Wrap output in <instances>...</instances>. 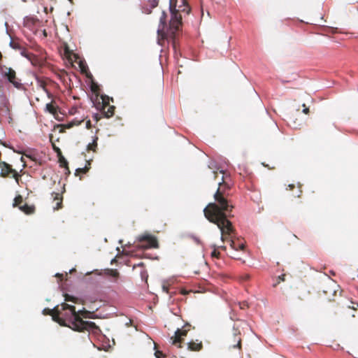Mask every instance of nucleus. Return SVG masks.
Instances as JSON below:
<instances>
[{"mask_svg": "<svg viewBox=\"0 0 358 358\" xmlns=\"http://www.w3.org/2000/svg\"><path fill=\"white\" fill-rule=\"evenodd\" d=\"M222 187L217 188L214 194L215 202L209 203L204 208L203 213L207 220L216 224L220 229L222 239L225 240L231 235L234 227L229 220L231 215L234 206L227 199L226 194H222Z\"/></svg>", "mask_w": 358, "mask_h": 358, "instance_id": "obj_1", "label": "nucleus"}, {"mask_svg": "<svg viewBox=\"0 0 358 358\" xmlns=\"http://www.w3.org/2000/svg\"><path fill=\"white\" fill-rule=\"evenodd\" d=\"M177 0H170L169 9L171 17L169 24L166 23L167 15L162 11L159 18V23L157 29L158 43L162 45V41L164 40L171 39L173 46H175V39L177 32L182 27V16L180 13H185L188 15L190 12V7L187 4V0H182V5L176 9Z\"/></svg>", "mask_w": 358, "mask_h": 358, "instance_id": "obj_2", "label": "nucleus"}, {"mask_svg": "<svg viewBox=\"0 0 358 358\" xmlns=\"http://www.w3.org/2000/svg\"><path fill=\"white\" fill-rule=\"evenodd\" d=\"M59 312L64 322V324H60L61 326L69 327L73 331L79 332L99 329L94 322L83 320L80 316L85 317L87 312L76 311L74 306L63 303L61 304V308H59Z\"/></svg>", "mask_w": 358, "mask_h": 358, "instance_id": "obj_3", "label": "nucleus"}, {"mask_svg": "<svg viewBox=\"0 0 358 358\" xmlns=\"http://www.w3.org/2000/svg\"><path fill=\"white\" fill-rule=\"evenodd\" d=\"M0 73L3 78L7 80L15 88L18 90L23 88V84L21 83V80L17 77L16 72L13 69L0 64Z\"/></svg>", "mask_w": 358, "mask_h": 358, "instance_id": "obj_4", "label": "nucleus"}, {"mask_svg": "<svg viewBox=\"0 0 358 358\" xmlns=\"http://www.w3.org/2000/svg\"><path fill=\"white\" fill-rule=\"evenodd\" d=\"M322 292L327 300L335 301L337 293H341L340 287L335 281L328 279L322 285Z\"/></svg>", "mask_w": 358, "mask_h": 358, "instance_id": "obj_5", "label": "nucleus"}, {"mask_svg": "<svg viewBox=\"0 0 358 358\" xmlns=\"http://www.w3.org/2000/svg\"><path fill=\"white\" fill-rule=\"evenodd\" d=\"M138 247L144 249L158 248L159 243L157 238L152 235L144 234L138 237Z\"/></svg>", "mask_w": 358, "mask_h": 358, "instance_id": "obj_6", "label": "nucleus"}, {"mask_svg": "<svg viewBox=\"0 0 358 358\" xmlns=\"http://www.w3.org/2000/svg\"><path fill=\"white\" fill-rule=\"evenodd\" d=\"M0 176L2 178H8L12 177L13 178L16 182L19 184V180L21 178V176L17 173L15 169H13L9 164L0 161Z\"/></svg>", "mask_w": 358, "mask_h": 358, "instance_id": "obj_7", "label": "nucleus"}, {"mask_svg": "<svg viewBox=\"0 0 358 358\" xmlns=\"http://www.w3.org/2000/svg\"><path fill=\"white\" fill-rule=\"evenodd\" d=\"M241 332L238 326L234 325L231 335L228 338L227 342L229 348L233 349H241Z\"/></svg>", "mask_w": 358, "mask_h": 358, "instance_id": "obj_8", "label": "nucleus"}, {"mask_svg": "<svg viewBox=\"0 0 358 358\" xmlns=\"http://www.w3.org/2000/svg\"><path fill=\"white\" fill-rule=\"evenodd\" d=\"M191 325L188 323L185 324L182 329H178L176 332L174 336L171 338L172 341V344L177 346L178 348H181V343L183 341V337L186 336L187 332L190 329Z\"/></svg>", "mask_w": 358, "mask_h": 358, "instance_id": "obj_9", "label": "nucleus"}, {"mask_svg": "<svg viewBox=\"0 0 358 358\" xmlns=\"http://www.w3.org/2000/svg\"><path fill=\"white\" fill-rule=\"evenodd\" d=\"M102 106L101 111L104 117L109 118L114 115L115 107L109 104V97L107 96H102Z\"/></svg>", "mask_w": 358, "mask_h": 358, "instance_id": "obj_10", "label": "nucleus"}, {"mask_svg": "<svg viewBox=\"0 0 358 358\" xmlns=\"http://www.w3.org/2000/svg\"><path fill=\"white\" fill-rule=\"evenodd\" d=\"M43 313L51 315L52 317V320L59 324H64L63 320L60 317L59 306H57L53 309L45 308L43 310Z\"/></svg>", "mask_w": 358, "mask_h": 358, "instance_id": "obj_11", "label": "nucleus"}, {"mask_svg": "<svg viewBox=\"0 0 358 358\" xmlns=\"http://www.w3.org/2000/svg\"><path fill=\"white\" fill-rule=\"evenodd\" d=\"M234 236H235V229H234V231L231 233V235L228 236L225 240H222V238H221V240L223 242L229 241L230 243V246L231 247V248L235 250H243L245 248V245L243 243H237L235 241H234L232 238Z\"/></svg>", "mask_w": 358, "mask_h": 358, "instance_id": "obj_12", "label": "nucleus"}, {"mask_svg": "<svg viewBox=\"0 0 358 358\" xmlns=\"http://www.w3.org/2000/svg\"><path fill=\"white\" fill-rule=\"evenodd\" d=\"M187 348L191 351H200L203 348V343L201 341H199V340L191 341L187 343Z\"/></svg>", "mask_w": 358, "mask_h": 358, "instance_id": "obj_13", "label": "nucleus"}, {"mask_svg": "<svg viewBox=\"0 0 358 358\" xmlns=\"http://www.w3.org/2000/svg\"><path fill=\"white\" fill-rule=\"evenodd\" d=\"M52 196H54V200L56 201V205L54 207L55 210H59L62 208V200L63 198L59 193H52Z\"/></svg>", "mask_w": 358, "mask_h": 358, "instance_id": "obj_14", "label": "nucleus"}, {"mask_svg": "<svg viewBox=\"0 0 358 358\" xmlns=\"http://www.w3.org/2000/svg\"><path fill=\"white\" fill-rule=\"evenodd\" d=\"M220 173L222 174V178H221V182H219L218 188H221L222 187V192H221L222 194H225V191H226V189H229V186L224 181V173L222 171H220Z\"/></svg>", "mask_w": 358, "mask_h": 358, "instance_id": "obj_15", "label": "nucleus"}, {"mask_svg": "<svg viewBox=\"0 0 358 358\" xmlns=\"http://www.w3.org/2000/svg\"><path fill=\"white\" fill-rule=\"evenodd\" d=\"M20 210L27 215H31L34 213L35 207L34 206H29L28 204L24 203L20 206Z\"/></svg>", "mask_w": 358, "mask_h": 358, "instance_id": "obj_16", "label": "nucleus"}, {"mask_svg": "<svg viewBox=\"0 0 358 358\" xmlns=\"http://www.w3.org/2000/svg\"><path fill=\"white\" fill-rule=\"evenodd\" d=\"M97 141H98V137L94 136L92 143H90L87 145V151L92 150L95 152L96 151L97 146H98Z\"/></svg>", "mask_w": 358, "mask_h": 358, "instance_id": "obj_17", "label": "nucleus"}, {"mask_svg": "<svg viewBox=\"0 0 358 358\" xmlns=\"http://www.w3.org/2000/svg\"><path fill=\"white\" fill-rule=\"evenodd\" d=\"M57 106H55L52 102L46 104V110L52 115L57 114Z\"/></svg>", "mask_w": 358, "mask_h": 358, "instance_id": "obj_18", "label": "nucleus"}, {"mask_svg": "<svg viewBox=\"0 0 358 358\" xmlns=\"http://www.w3.org/2000/svg\"><path fill=\"white\" fill-rule=\"evenodd\" d=\"M22 202H23L22 196L21 195H17L14 199V202H13V207H18L20 208V206H22Z\"/></svg>", "mask_w": 358, "mask_h": 358, "instance_id": "obj_19", "label": "nucleus"}, {"mask_svg": "<svg viewBox=\"0 0 358 358\" xmlns=\"http://www.w3.org/2000/svg\"><path fill=\"white\" fill-rule=\"evenodd\" d=\"M59 157V162L60 164V166L62 167L66 168L69 171V166H68V162L66 159L64 157V156L62 155L58 157Z\"/></svg>", "mask_w": 358, "mask_h": 358, "instance_id": "obj_20", "label": "nucleus"}, {"mask_svg": "<svg viewBox=\"0 0 358 358\" xmlns=\"http://www.w3.org/2000/svg\"><path fill=\"white\" fill-rule=\"evenodd\" d=\"M108 274L113 278L114 281H117L120 276V273L116 269H110L108 271Z\"/></svg>", "mask_w": 358, "mask_h": 358, "instance_id": "obj_21", "label": "nucleus"}, {"mask_svg": "<svg viewBox=\"0 0 358 358\" xmlns=\"http://www.w3.org/2000/svg\"><path fill=\"white\" fill-rule=\"evenodd\" d=\"M82 122H83V120L82 121L73 120V121H71V122H69V123H67L66 124H62V127L66 128V129H70V128L73 127L75 125L80 124Z\"/></svg>", "mask_w": 358, "mask_h": 358, "instance_id": "obj_22", "label": "nucleus"}, {"mask_svg": "<svg viewBox=\"0 0 358 358\" xmlns=\"http://www.w3.org/2000/svg\"><path fill=\"white\" fill-rule=\"evenodd\" d=\"M64 299L66 301H72L75 303H77L79 301V299L75 297V296H71L68 294H66L64 295Z\"/></svg>", "mask_w": 358, "mask_h": 358, "instance_id": "obj_23", "label": "nucleus"}, {"mask_svg": "<svg viewBox=\"0 0 358 358\" xmlns=\"http://www.w3.org/2000/svg\"><path fill=\"white\" fill-rule=\"evenodd\" d=\"M285 274H282L281 275H279L278 278H276L275 282L273 284V287H275L281 282H284L285 281Z\"/></svg>", "mask_w": 358, "mask_h": 358, "instance_id": "obj_24", "label": "nucleus"}, {"mask_svg": "<svg viewBox=\"0 0 358 358\" xmlns=\"http://www.w3.org/2000/svg\"><path fill=\"white\" fill-rule=\"evenodd\" d=\"M88 170H89V168L87 166H85L84 168H79V169H76V174L79 173H86L88 171Z\"/></svg>", "mask_w": 358, "mask_h": 358, "instance_id": "obj_25", "label": "nucleus"}, {"mask_svg": "<svg viewBox=\"0 0 358 358\" xmlns=\"http://www.w3.org/2000/svg\"><path fill=\"white\" fill-rule=\"evenodd\" d=\"M150 6L152 9L158 6L159 1L158 0H150L149 1Z\"/></svg>", "mask_w": 358, "mask_h": 358, "instance_id": "obj_26", "label": "nucleus"}, {"mask_svg": "<svg viewBox=\"0 0 358 358\" xmlns=\"http://www.w3.org/2000/svg\"><path fill=\"white\" fill-rule=\"evenodd\" d=\"M220 255V252L216 249H214L211 252L212 257L219 258Z\"/></svg>", "mask_w": 358, "mask_h": 358, "instance_id": "obj_27", "label": "nucleus"}, {"mask_svg": "<svg viewBox=\"0 0 358 358\" xmlns=\"http://www.w3.org/2000/svg\"><path fill=\"white\" fill-rule=\"evenodd\" d=\"M301 106L303 107V110H302V112L306 114V115H308L309 113V108L307 107L305 104V103H301Z\"/></svg>", "mask_w": 358, "mask_h": 358, "instance_id": "obj_28", "label": "nucleus"}, {"mask_svg": "<svg viewBox=\"0 0 358 358\" xmlns=\"http://www.w3.org/2000/svg\"><path fill=\"white\" fill-rule=\"evenodd\" d=\"M52 147L53 150L57 152L58 157L62 155L61 150L55 144H52Z\"/></svg>", "mask_w": 358, "mask_h": 358, "instance_id": "obj_29", "label": "nucleus"}, {"mask_svg": "<svg viewBox=\"0 0 358 358\" xmlns=\"http://www.w3.org/2000/svg\"><path fill=\"white\" fill-rule=\"evenodd\" d=\"M300 102L296 103V101L294 100V104L292 105V107H294L296 112H299L300 110Z\"/></svg>", "mask_w": 358, "mask_h": 358, "instance_id": "obj_30", "label": "nucleus"}, {"mask_svg": "<svg viewBox=\"0 0 358 358\" xmlns=\"http://www.w3.org/2000/svg\"><path fill=\"white\" fill-rule=\"evenodd\" d=\"M143 13L145 14H150L152 13V8L147 6L143 8Z\"/></svg>", "mask_w": 358, "mask_h": 358, "instance_id": "obj_31", "label": "nucleus"}, {"mask_svg": "<svg viewBox=\"0 0 358 358\" xmlns=\"http://www.w3.org/2000/svg\"><path fill=\"white\" fill-rule=\"evenodd\" d=\"M91 90L93 92L96 93L99 90V86L96 84H92L91 86Z\"/></svg>", "mask_w": 358, "mask_h": 358, "instance_id": "obj_32", "label": "nucleus"}, {"mask_svg": "<svg viewBox=\"0 0 358 358\" xmlns=\"http://www.w3.org/2000/svg\"><path fill=\"white\" fill-rule=\"evenodd\" d=\"M240 308L245 309L248 307V304L246 301H243L241 303H239Z\"/></svg>", "mask_w": 358, "mask_h": 358, "instance_id": "obj_33", "label": "nucleus"}, {"mask_svg": "<svg viewBox=\"0 0 358 358\" xmlns=\"http://www.w3.org/2000/svg\"><path fill=\"white\" fill-rule=\"evenodd\" d=\"M93 117L96 120V122H98L100 120V118H101L98 113L94 114Z\"/></svg>", "mask_w": 358, "mask_h": 358, "instance_id": "obj_34", "label": "nucleus"}, {"mask_svg": "<svg viewBox=\"0 0 358 358\" xmlns=\"http://www.w3.org/2000/svg\"><path fill=\"white\" fill-rule=\"evenodd\" d=\"M86 127H87V129H90V128H91V127H92V126H91V122H90V120L87 121V122H86Z\"/></svg>", "mask_w": 358, "mask_h": 358, "instance_id": "obj_35", "label": "nucleus"}, {"mask_svg": "<svg viewBox=\"0 0 358 358\" xmlns=\"http://www.w3.org/2000/svg\"><path fill=\"white\" fill-rule=\"evenodd\" d=\"M162 289H163V290H164L165 292L169 293V289H168V287H167L166 286L164 285V286L162 287Z\"/></svg>", "mask_w": 358, "mask_h": 358, "instance_id": "obj_36", "label": "nucleus"}, {"mask_svg": "<svg viewBox=\"0 0 358 358\" xmlns=\"http://www.w3.org/2000/svg\"><path fill=\"white\" fill-rule=\"evenodd\" d=\"M22 55H23L24 56H25L26 57H27L29 59H31L30 56H29V54H24V53H22Z\"/></svg>", "mask_w": 358, "mask_h": 358, "instance_id": "obj_37", "label": "nucleus"}, {"mask_svg": "<svg viewBox=\"0 0 358 358\" xmlns=\"http://www.w3.org/2000/svg\"><path fill=\"white\" fill-rule=\"evenodd\" d=\"M213 174H214V178L215 179L217 177L218 173L217 171H213Z\"/></svg>", "mask_w": 358, "mask_h": 358, "instance_id": "obj_38", "label": "nucleus"}, {"mask_svg": "<svg viewBox=\"0 0 358 358\" xmlns=\"http://www.w3.org/2000/svg\"><path fill=\"white\" fill-rule=\"evenodd\" d=\"M0 144L3 145V146L5 147H7L6 143L3 142L2 141L0 140Z\"/></svg>", "mask_w": 358, "mask_h": 358, "instance_id": "obj_39", "label": "nucleus"}, {"mask_svg": "<svg viewBox=\"0 0 358 358\" xmlns=\"http://www.w3.org/2000/svg\"><path fill=\"white\" fill-rule=\"evenodd\" d=\"M187 293V291L183 290V289H182V290H181V294H182L185 295Z\"/></svg>", "mask_w": 358, "mask_h": 358, "instance_id": "obj_40", "label": "nucleus"}, {"mask_svg": "<svg viewBox=\"0 0 358 358\" xmlns=\"http://www.w3.org/2000/svg\"><path fill=\"white\" fill-rule=\"evenodd\" d=\"M300 193H301V190H299V193L296 194V196L299 197L300 196Z\"/></svg>", "mask_w": 358, "mask_h": 358, "instance_id": "obj_41", "label": "nucleus"}, {"mask_svg": "<svg viewBox=\"0 0 358 358\" xmlns=\"http://www.w3.org/2000/svg\"><path fill=\"white\" fill-rule=\"evenodd\" d=\"M2 59V55H1V52H0V61Z\"/></svg>", "mask_w": 358, "mask_h": 358, "instance_id": "obj_42", "label": "nucleus"}, {"mask_svg": "<svg viewBox=\"0 0 358 358\" xmlns=\"http://www.w3.org/2000/svg\"><path fill=\"white\" fill-rule=\"evenodd\" d=\"M221 248H222L223 250H225L226 247L225 246H222Z\"/></svg>", "mask_w": 358, "mask_h": 358, "instance_id": "obj_43", "label": "nucleus"}, {"mask_svg": "<svg viewBox=\"0 0 358 358\" xmlns=\"http://www.w3.org/2000/svg\"><path fill=\"white\" fill-rule=\"evenodd\" d=\"M248 278H249V275H245V279H248Z\"/></svg>", "mask_w": 358, "mask_h": 358, "instance_id": "obj_44", "label": "nucleus"}, {"mask_svg": "<svg viewBox=\"0 0 358 358\" xmlns=\"http://www.w3.org/2000/svg\"><path fill=\"white\" fill-rule=\"evenodd\" d=\"M292 191H293L294 189V185L293 184H292Z\"/></svg>", "mask_w": 358, "mask_h": 358, "instance_id": "obj_45", "label": "nucleus"}, {"mask_svg": "<svg viewBox=\"0 0 358 358\" xmlns=\"http://www.w3.org/2000/svg\"><path fill=\"white\" fill-rule=\"evenodd\" d=\"M357 306H358V303H357Z\"/></svg>", "mask_w": 358, "mask_h": 358, "instance_id": "obj_46", "label": "nucleus"}]
</instances>
